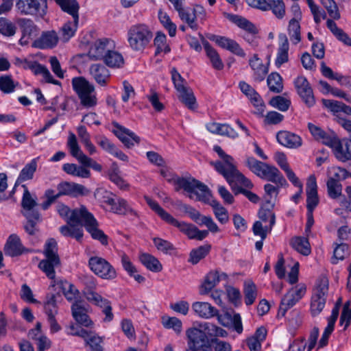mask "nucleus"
<instances>
[{
	"label": "nucleus",
	"instance_id": "4c0bfd02",
	"mask_svg": "<svg viewBox=\"0 0 351 351\" xmlns=\"http://www.w3.org/2000/svg\"><path fill=\"white\" fill-rule=\"evenodd\" d=\"M62 169L69 175L82 178H88L91 175L90 170L83 165L65 163L62 165Z\"/></svg>",
	"mask_w": 351,
	"mask_h": 351
},
{
	"label": "nucleus",
	"instance_id": "7ed1b4c3",
	"mask_svg": "<svg viewBox=\"0 0 351 351\" xmlns=\"http://www.w3.org/2000/svg\"><path fill=\"white\" fill-rule=\"evenodd\" d=\"M167 181L173 184L176 191L183 189L186 191L191 199L204 202L210 197V194L208 187L195 179L177 176L171 179L167 178Z\"/></svg>",
	"mask_w": 351,
	"mask_h": 351
},
{
	"label": "nucleus",
	"instance_id": "603ef678",
	"mask_svg": "<svg viewBox=\"0 0 351 351\" xmlns=\"http://www.w3.org/2000/svg\"><path fill=\"white\" fill-rule=\"evenodd\" d=\"M267 10H271L275 16L279 19L284 18L286 14L283 0H267Z\"/></svg>",
	"mask_w": 351,
	"mask_h": 351
},
{
	"label": "nucleus",
	"instance_id": "9b49d317",
	"mask_svg": "<svg viewBox=\"0 0 351 351\" xmlns=\"http://www.w3.org/2000/svg\"><path fill=\"white\" fill-rule=\"evenodd\" d=\"M295 88L303 101L309 107L315 103L313 89L307 79L301 75L294 80Z\"/></svg>",
	"mask_w": 351,
	"mask_h": 351
},
{
	"label": "nucleus",
	"instance_id": "9d476101",
	"mask_svg": "<svg viewBox=\"0 0 351 351\" xmlns=\"http://www.w3.org/2000/svg\"><path fill=\"white\" fill-rule=\"evenodd\" d=\"M88 265L91 271L105 280H112L117 277L115 269L106 259L93 256L90 258Z\"/></svg>",
	"mask_w": 351,
	"mask_h": 351
},
{
	"label": "nucleus",
	"instance_id": "bb28decb",
	"mask_svg": "<svg viewBox=\"0 0 351 351\" xmlns=\"http://www.w3.org/2000/svg\"><path fill=\"white\" fill-rule=\"evenodd\" d=\"M113 132L114 134L121 140V141L128 147L133 146L135 143L140 141L139 137L130 130L122 127L118 123L114 124Z\"/></svg>",
	"mask_w": 351,
	"mask_h": 351
},
{
	"label": "nucleus",
	"instance_id": "4be33fe9",
	"mask_svg": "<svg viewBox=\"0 0 351 351\" xmlns=\"http://www.w3.org/2000/svg\"><path fill=\"white\" fill-rule=\"evenodd\" d=\"M59 195H69L73 197L86 195L88 190L83 185L75 182H63L57 186Z\"/></svg>",
	"mask_w": 351,
	"mask_h": 351
},
{
	"label": "nucleus",
	"instance_id": "864d4df0",
	"mask_svg": "<svg viewBox=\"0 0 351 351\" xmlns=\"http://www.w3.org/2000/svg\"><path fill=\"white\" fill-rule=\"evenodd\" d=\"M244 300L247 306L252 305L257 297V287L252 282H245L244 285Z\"/></svg>",
	"mask_w": 351,
	"mask_h": 351
},
{
	"label": "nucleus",
	"instance_id": "cd10ccee",
	"mask_svg": "<svg viewBox=\"0 0 351 351\" xmlns=\"http://www.w3.org/2000/svg\"><path fill=\"white\" fill-rule=\"evenodd\" d=\"M58 36L55 31L43 32L40 36L33 43V46L38 49H51L56 46Z\"/></svg>",
	"mask_w": 351,
	"mask_h": 351
},
{
	"label": "nucleus",
	"instance_id": "052dcab7",
	"mask_svg": "<svg viewBox=\"0 0 351 351\" xmlns=\"http://www.w3.org/2000/svg\"><path fill=\"white\" fill-rule=\"evenodd\" d=\"M328 180L341 182L345 180L349 176L348 172L343 168L339 167H331L327 171Z\"/></svg>",
	"mask_w": 351,
	"mask_h": 351
},
{
	"label": "nucleus",
	"instance_id": "2f4dec72",
	"mask_svg": "<svg viewBox=\"0 0 351 351\" xmlns=\"http://www.w3.org/2000/svg\"><path fill=\"white\" fill-rule=\"evenodd\" d=\"M60 265V258H47L42 260L39 264L38 267L46 274V276L51 279L52 284L56 283L58 280L56 279L55 267Z\"/></svg>",
	"mask_w": 351,
	"mask_h": 351
},
{
	"label": "nucleus",
	"instance_id": "423d86ee",
	"mask_svg": "<svg viewBox=\"0 0 351 351\" xmlns=\"http://www.w3.org/2000/svg\"><path fill=\"white\" fill-rule=\"evenodd\" d=\"M328 279L320 276L316 283L311 298L310 311L312 316L318 315L324 309L328 293Z\"/></svg>",
	"mask_w": 351,
	"mask_h": 351
},
{
	"label": "nucleus",
	"instance_id": "39448f33",
	"mask_svg": "<svg viewBox=\"0 0 351 351\" xmlns=\"http://www.w3.org/2000/svg\"><path fill=\"white\" fill-rule=\"evenodd\" d=\"M199 326H193L186 330L185 335L189 350L191 351H211L212 347L207 335Z\"/></svg>",
	"mask_w": 351,
	"mask_h": 351
},
{
	"label": "nucleus",
	"instance_id": "58836bf2",
	"mask_svg": "<svg viewBox=\"0 0 351 351\" xmlns=\"http://www.w3.org/2000/svg\"><path fill=\"white\" fill-rule=\"evenodd\" d=\"M23 187L24 188V192L21 201V205L23 209L22 213L25 217H29L31 215H32V213H38L33 209L36 205V202L35 199L32 197L27 186L23 185Z\"/></svg>",
	"mask_w": 351,
	"mask_h": 351
},
{
	"label": "nucleus",
	"instance_id": "ddd939ff",
	"mask_svg": "<svg viewBox=\"0 0 351 351\" xmlns=\"http://www.w3.org/2000/svg\"><path fill=\"white\" fill-rule=\"evenodd\" d=\"M228 275L219 271H210L199 287V294L208 295L222 280H227Z\"/></svg>",
	"mask_w": 351,
	"mask_h": 351
},
{
	"label": "nucleus",
	"instance_id": "774afa93",
	"mask_svg": "<svg viewBox=\"0 0 351 351\" xmlns=\"http://www.w3.org/2000/svg\"><path fill=\"white\" fill-rule=\"evenodd\" d=\"M210 249V245H205L193 250L190 253V262L193 264H197L208 254Z\"/></svg>",
	"mask_w": 351,
	"mask_h": 351
},
{
	"label": "nucleus",
	"instance_id": "c03bdc74",
	"mask_svg": "<svg viewBox=\"0 0 351 351\" xmlns=\"http://www.w3.org/2000/svg\"><path fill=\"white\" fill-rule=\"evenodd\" d=\"M292 247L300 254L308 256L311 252V247L308 239L303 237H295L290 241Z\"/></svg>",
	"mask_w": 351,
	"mask_h": 351
},
{
	"label": "nucleus",
	"instance_id": "7c9ffc66",
	"mask_svg": "<svg viewBox=\"0 0 351 351\" xmlns=\"http://www.w3.org/2000/svg\"><path fill=\"white\" fill-rule=\"evenodd\" d=\"M264 167L265 168H263L260 176L261 178L274 182L281 186L286 182L285 179L276 167L265 163Z\"/></svg>",
	"mask_w": 351,
	"mask_h": 351
},
{
	"label": "nucleus",
	"instance_id": "69168bd1",
	"mask_svg": "<svg viewBox=\"0 0 351 351\" xmlns=\"http://www.w3.org/2000/svg\"><path fill=\"white\" fill-rule=\"evenodd\" d=\"M199 326L204 330L210 332V335L220 337H226L228 336V332L226 330L212 323L202 322L199 323Z\"/></svg>",
	"mask_w": 351,
	"mask_h": 351
},
{
	"label": "nucleus",
	"instance_id": "8fccbe9b",
	"mask_svg": "<svg viewBox=\"0 0 351 351\" xmlns=\"http://www.w3.org/2000/svg\"><path fill=\"white\" fill-rule=\"evenodd\" d=\"M144 199L153 211H154L166 223H169L173 218V216L171 214L165 210L156 201L150 197L145 195L144 196Z\"/></svg>",
	"mask_w": 351,
	"mask_h": 351
},
{
	"label": "nucleus",
	"instance_id": "680f3d73",
	"mask_svg": "<svg viewBox=\"0 0 351 351\" xmlns=\"http://www.w3.org/2000/svg\"><path fill=\"white\" fill-rule=\"evenodd\" d=\"M267 86L269 90L274 93H280L282 90V79L278 73H271L267 77Z\"/></svg>",
	"mask_w": 351,
	"mask_h": 351
},
{
	"label": "nucleus",
	"instance_id": "f704fd0d",
	"mask_svg": "<svg viewBox=\"0 0 351 351\" xmlns=\"http://www.w3.org/2000/svg\"><path fill=\"white\" fill-rule=\"evenodd\" d=\"M23 252L22 245L19 237L16 234H11L5 245L4 252L6 255L16 256Z\"/></svg>",
	"mask_w": 351,
	"mask_h": 351
},
{
	"label": "nucleus",
	"instance_id": "e2e57ef3",
	"mask_svg": "<svg viewBox=\"0 0 351 351\" xmlns=\"http://www.w3.org/2000/svg\"><path fill=\"white\" fill-rule=\"evenodd\" d=\"M233 21L238 27L246 32L245 34H256L258 33L255 25L245 18L235 16Z\"/></svg>",
	"mask_w": 351,
	"mask_h": 351
},
{
	"label": "nucleus",
	"instance_id": "c85d7f7f",
	"mask_svg": "<svg viewBox=\"0 0 351 351\" xmlns=\"http://www.w3.org/2000/svg\"><path fill=\"white\" fill-rule=\"evenodd\" d=\"M72 315L75 320L80 325L92 328L93 326V321L87 315V308L80 302H75L71 307Z\"/></svg>",
	"mask_w": 351,
	"mask_h": 351
},
{
	"label": "nucleus",
	"instance_id": "6e6552de",
	"mask_svg": "<svg viewBox=\"0 0 351 351\" xmlns=\"http://www.w3.org/2000/svg\"><path fill=\"white\" fill-rule=\"evenodd\" d=\"M16 7L23 14L43 18L47 14V0H16Z\"/></svg>",
	"mask_w": 351,
	"mask_h": 351
},
{
	"label": "nucleus",
	"instance_id": "c756f323",
	"mask_svg": "<svg viewBox=\"0 0 351 351\" xmlns=\"http://www.w3.org/2000/svg\"><path fill=\"white\" fill-rule=\"evenodd\" d=\"M323 105L328 108L335 116L336 121L338 117H341V114L351 115V107L343 103L331 99H322Z\"/></svg>",
	"mask_w": 351,
	"mask_h": 351
},
{
	"label": "nucleus",
	"instance_id": "1a4fd4ad",
	"mask_svg": "<svg viewBox=\"0 0 351 351\" xmlns=\"http://www.w3.org/2000/svg\"><path fill=\"white\" fill-rule=\"evenodd\" d=\"M306 291V287L304 284H298L290 289L281 299L278 315L284 316L289 308L304 297Z\"/></svg>",
	"mask_w": 351,
	"mask_h": 351
},
{
	"label": "nucleus",
	"instance_id": "f3484780",
	"mask_svg": "<svg viewBox=\"0 0 351 351\" xmlns=\"http://www.w3.org/2000/svg\"><path fill=\"white\" fill-rule=\"evenodd\" d=\"M333 141L330 147L332 148L337 158L341 161L351 160V138L339 141L335 136Z\"/></svg>",
	"mask_w": 351,
	"mask_h": 351
},
{
	"label": "nucleus",
	"instance_id": "79ce46f5",
	"mask_svg": "<svg viewBox=\"0 0 351 351\" xmlns=\"http://www.w3.org/2000/svg\"><path fill=\"white\" fill-rule=\"evenodd\" d=\"M104 62L110 68L119 69L124 64V58L121 53L110 49L104 56Z\"/></svg>",
	"mask_w": 351,
	"mask_h": 351
},
{
	"label": "nucleus",
	"instance_id": "a878e982",
	"mask_svg": "<svg viewBox=\"0 0 351 351\" xmlns=\"http://www.w3.org/2000/svg\"><path fill=\"white\" fill-rule=\"evenodd\" d=\"M25 68L29 69L34 75H42L43 80L47 83L59 84L60 82L54 80L48 69L36 61H26Z\"/></svg>",
	"mask_w": 351,
	"mask_h": 351
},
{
	"label": "nucleus",
	"instance_id": "2eb2a0df",
	"mask_svg": "<svg viewBox=\"0 0 351 351\" xmlns=\"http://www.w3.org/2000/svg\"><path fill=\"white\" fill-rule=\"evenodd\" d=\"M112 45L113 43L110 39H98L90 45L87 55L90 60H104V56Z\"/></svg>",
	"mask_w": 351,
	"mask_h": 351
},
{
	"label": "nucleus",
	"instance_id": "a211bd4d",
	"mask_svg": "<svg viewBox=\"0 0 351 351\" xmlns=\"http://www.w3.org/2000/svg\"><path fill=\"white\" fill-rule=\"evenodd\" d=\"M249 65L254 80L258 82L263 81L269 72V64H263L258 54H254L249 59Z\"/></svg>",
	"mask_w": 351,
	"mask_h": 351
},
{
	"label": "nucleus",
	"instance_id": "a19ab883",
	"mask_svg": "<svg viewBox=\"0 0 351 351\" xmlns=\"http://www.w3.org/2000/svg\"><path fill=\"white\" fill-rule=\"evenodd\" d=\"M141 263L149 271L159 272L162 269V265L158 258L148 253H142L139 256Z\"/></svg>",
	"mask_w": 351,
	"mask_h": 351
},
{
	"label": "nucleus",
	"instance_id": "f257e3e1",
	"mask_svg": "<svg viewBox=\"0 0 351 351\" xmlns=\"http://www.w3.org/2000/svg\"><path fill=\"white\" fill-rule=\"evenodd\" d=\"M213 150L218 154L221 160L213 162L212 165L215 170L225 178L234 193L236 195L242 193L250 202L258 203V195L247 190L253 187L252 182L237 169L234 158L226 154L219 145H215Z\"/></svg>",
	"mask_w": 351,
	"mask_h": 351
},
{
	"label": "nucleus",
	"instance_id": "5fc2aeb1",
	"mask_svg": "<svg viewBox=\"0 0 351 351\" xmlns=\"http://www.w3.org/2000/svg\"><path fill=\"white\" fill-rule=\"evenodd\" d=\"M162 324L165 328L171 329L178 335H180L182 330V322L176 317L163 316Z\"/></svg>",
	"mask_w": 351,
	"mask_h": 351
},
{
	"label": "nucleus",
	"instance_id": "4d7b16f0",
	"mask_svg": "<svg viewBox=\"0 0 351 351\" xmlns=\"http://www.w3.org/2000/svg\"><path fill=\"white\" fill-rule=\"evenodd\" d=\"M180 19L188 24V25L193 30H197L198 25L196 22L195 13L189 9L184 8L178 12Z\"/></svg>",
	"mask_w": 351,
	"mask_h": 351
},
{
	"label": "nucleus",
	"instance_id": "f03ea898",
	"mask_svg": "<svg viewBox=\"0 0 351 351\" xmlns=\"http://www.w3.org/2000/svg\"><path fill=\"white\" fill-rule=\"evenodd\" d=\"M56 210L60 216L64 219L67 223H84V226L93 239L99 241L103 245H107V236L98 228L97 219L84 206L71 210L67 206L59 204Z\"/></svg>",
	"mask_w": 351,
	"mask_h": 351
},
{
	"label": "nucleus",
	"instance_id": "4468645a",
	"mask_svg": "<svg viewBox=\"0 0 351 351\" xmlns=\"http://www.w3.org/2000/svg\"><path fill=\"white\" fill-rule=\"evenodd\" d=\"M208 38L220 47L230 51L237 56L245 58L246 56L245 51L240 45L232 39L214 34L210 35Z\"/></svg>",
	"mask_w": 351,
	"mask_h": 351
},
{
	"label": "nucleus",
	"instance_id": "6ab92c4d",
	"mask_svg": "<svg viewBox=\"0 0 351 351\" xmlns=\"http://www.w3.org/2000/svg\"><path fill=\"white\" fill-rule=\"evenodd\" d=\"M71 335L83 338L86 344L90 347L91 351H103V340L93 331L78 330L77 331L72 332Z\"/></svg>",
	"mask_w": 351,
	"mask_h": 351
},
{
	"label": "nucleus",
	"instance_id": "393cba45",
	"mask_svg": "<svg viewBox=\"0 0 351 351\" xmlns=\"http://www.w3.org/2000/svg\"><path fill=\"white\" fill-rule=\"evenodd\" d=\"M191 307L195 315L202 319H209L217 315V309L207 302H195Z\"/></svg>",
	"mask_w": 351,
	"mask_h": 351
},
{
	"label": "nucleus",
	"instance_id": "b1692460",
	"mask_svg": "<svg viewBox=\"0 0 351 351\" xmlns=\"http://www.w3.org/2000/svg\"><path fill=\"white\" fill-rule=\"evenodd\" d=\"M276 139L281 145L290 149H297L302 145V138L289 131L278 132Z\"/></svg>",
	"mask_w": 351,
	"mask_h": 351
},
{
	"label": "nucleus",
	"instance_id": "aec40b11",
	"mask_svg": "<svg viewBox=\"0 0 351 351\" xmlns=\"http://www.w3.org/2000/svg\"><path fill=\"white\" fill-rule=\"evenodd\" d=\"M306 208L307 211H313L319 204L316 178L311 175L306 182Z\"/></svg>",
	"mask_w": 351,
	"mask_h": 351
},
{
	"label": "nucleus",
	"instance_id": "5701e85b",
	"mask_svg": "<svg viewBox=\"0 0 351 351\" xmlns=\"http://www.w3.org/2000/svg\"><path fill=\"white\" fill-rule=\"evenodd\" d=\"M289 43L287 36L280 34L278 36V46L275 58V65L280 68L283 64L289 61Z\"/></svg>",
	"mask_w": 351,
	"mask_h": 351
},
{
	"label": "nucleus",
	"instance_id": "20e7f679",
	"mask_svg": "<svg viewBox=\"0 0 351 351\" xmlns=\"http://www.w3.org/2000/svg\"><path fill=\"white\" fill-rule=\"evenodd\" d=\"M153 32L145 23H136L130 27L127 32L129 47L134 51L142 52L150 44Z\"/></svg>",
	"mask_w": 351,
	"mask_h": 351
},
{
	"label": "nucleus",
	"instance_id": "6e6d98bb",
	"mask_svg": "<svg viewBox=\"0 0 351 351\" xmlns=\"http://www.w3.org/2000/svg\"><path fill=\"white\" fill-rule=\"evenodd\" d=\"M158 15L160 23L168 31L169 35L171 37H174L177 31L176 25L172 22L169 16L166 12L160 10Z\"/></svg>",
	"mask_w": 351,
	"mask_h": 351
},
{
	"label": "nucleus",
	"instance_id": "f8f14e48",
	"mask_svg": "<svg viewBox=\"0 0 351 351\" xmlns=\"http://www.w3.org/2000/svg\"><path fill=\"white\" fill-rule=\"evenodd\" d=\"M169 224L176 227L191 239L202 241L208 234V230H199L194 225L180 221L173 217Z\"/></svg>",
	"mask_w": 351,
	"mask_h": 351
},
{
	"label": "nucleus",
	"instance_id": "338daca9",
	"mask_svg": "<svg viewBox=\"0 0 351 351\" xmlns=\"http://www.w3.org/2000/svg\"><path fill=\"white\" fill-rule=\"evenodd\" d=\"M16 30V27L12 21L4 17L0 18V34L10 37L15 34Z\"/></svg>",
	"mask_w": 351,
	"mask_h": 351
},
{
	"label": "nucleus",
	"instance_id": "de8ad7c7",
	"mask_svg": "<svg viewBox=\"0 0 351 351\" xmlns=\"http://www.w3.org/2000/svg\"><path fill=\"white\" fill-rule=\"evenodd\" d=\"M69 14L72 16L73 21L67 22L62 27V38L66 41L74 36L79 21L78 12Z\"/></svg>",
	"mask_w": 351,
	"mask_h": 351
},
{
	"label": "nucleus",
	"instance_id": "dca6fc26",
	"mask_svg": "<svg viewBox=\"0 0 351 351\" xmlns=\"http://www.w3.org/2000/svg\"><path fill=\"white\" fill-rule=\"evenodd\" d=\"M86 298L89 302L102 308V311L105 314L104 322H109L113 319L114 315L112 313L111 304L107 299L94 291L87 292Z\"/></svg>",
	"mask_w": 351,
	"mask_h": 351
},
{
	"label": "nucleus",
	"instance_id": "e433bc0d",
	"mask_svg": "<svg viewBox=\"0 0 351 351\" xmlns=\"http://www.w3.org/2000/svg\"><path fill=\"white\" fill-rule=\"evenodd\" d=\"M204 48L212 67L218 71L222 70L224 67V64L217 50L208 42L204 43Z\"/></svg>",
	"mask_w": 351,
	"mask_h": 351
},
{
	"label": "nucleus",
	"instance_id": "49530a36",
	"mask_svg": "<svg viewBox=\"0 0 351 351\" xmlns=\"http://www.w3.org/2000/svg\"><path fill=\"white\" fill-rule=\"evenodd\" d=\"M179 99L190 110H194L197 109V104L196 102L195 97L193 90L186 87L183 90L178 92Z\"/></svg>",
	"mask_w": 351,
	"mask_h": 351
},
{
	"label": "nucleus",
	"instance_id": "72a5a7b5",
	"mask_svg": "<svg viewBox=\"0 0 351 351\" xmlns=\"http://www.w3.org/2000/svg\"><path fill=\"white\" fill-rule=\"evenodd\" d=\"M52 287H57L60 289L65 298L69 301L75 300L78 297V290L73 285L66 280L58 279L56 283L52 284Z\"/></svg>",
	"mask_w": 351,
	"mask_h": 351
},
{
	"label": "nucleus",
	"instance_id": "0e129e2a",
	"mask_svg": "<svg viewBox=\"0 0 351 351\" xmlns=\"http://www.w3.org/2000/svg\"><path fill=\"white\" fill-rule=\"evenodd\" d=\"M80 104L86 108H93L97 104V98L95 88L93 92L88 91L78 96Z\"/></svg>",
	"mask_w": 351,
	"mask_h": 351
},
{
	"label": "nucleus",
	"instance_id": "09e8293b",
	"mask_svg": "<svg viewBox=\"0 0 351 351\" xmlns=\"http://www.w3.org/2000/svg\"><path fill=\"white\" fill-rule=\"evenodd\" d=\"M108 178L121 190H127L128 184L121 177L120 171L115 163H113L108 171Z\"/></svg>",
	"mask_w": 351,
	"mask_h": 351
},
{
	"label": "nucleus",
	"instance_id": "ea45409f",
	"mask_svg": "<svg viewBox=\"0 0 351 351\" xmlns=\"http://www.w3.org/2000/svg\"><path fill=\"white\" fill-rule=\"evenodd\" d=\"M112 213L121 215H136V213L132 205L122 197H116L115 204L112 207Z\"/></svg>",
	"mask_w": 351,
	"mask_h": 351
},
{
	"label": "nucleus",
	"instance_id": "0eeeda50",
	"mask_svg": "<svg viewBox=\"0 0 351 351\" xmlns=\"http://www.w3.org/2000/svg\"><path fill=\"white\" fill-rule=\"evenodd\" d=\"M67 147L71 154L75 158L81 165L86 167V168L90 167L98 172L102 171V166L100 164L84 154L73 133H70L68 136Z\"/></svg>",
	"mask_w": 351,
	"mask_h": 351
},
{
	"label": "nucleus",
	"instance_id": "412c9836",
	"mask_svg": "<svg viewBox=\"0 0 351 351\" xmlns=\"http://www.w3.org/2000/svg\"><path fill=\"white\" fill-rule=\"evenodd\" d=\"M88 73L91 78L101 86H107L110 80V73L109 70L104 65L101 64H92L89 66Z\"/></svg>",
	"mask_w": 351,
	"mask_h": 351
},
{
	"label": "nucleus",
	"instance_id": "c9c22d12",
	"mask_svg": "<svg viewBox=\"0 0 351 351\" xmlns=\"http://www.w3.org/2000/svg\"><path fill=\"white\" fill-rule=\"evenodd\" d=\"M84 223H67L60 228V232L64 237H71L80 241L83 237Z\"/></svg>",
	"mask_w": 351,
	"mask_h": 351
},
{
	"label": "nucleus",
	"instance_id": "473e14b6",
	"mask_svg": "<svg viewBox=\"0 0 351 351\" xmlns=\"http://www.w3.org/2000/svg\"><path fill=\"white\" fill-rule=\"evenodd\" d=\"M308 127L311 134L317 141L329 147L333 143L334 138L336 136L335 134H328L319 127L312 123H308Z\"/></svg>",
	"mask_w": 351,
	"mask_h": 351
},
{
	"label": "nucleus",
	"instance_id": "37998d69",
	"mask_svg": "<svg viewBox=\"0 0 351 351\" xmlns=\"http://www.w3.org/2000/svg\"><path fill=\"white\" fill-rule=\"evenodd\" d=\"M38 159V157L34 158L25 165L19 175L16 182H23L33 178L37 169Z\"/></svg>",
	"mask_w": 351,
	"mask_h": 351
},
{
	"label": "nucleus",
	"instance_id": "a18cd8bd",
	"mask_svg": "<svg viewBox=\"0 0 351 351\" xmlns=\"http://www.w3.org/2000/svg\"><path fill=\"white\" fill-rule=\"evenodd\" d=\"M72 86L77 96L88 91L93 92L95 86L83 77H75L72 79Z\"/></svg>",
	"mask_w": 351,
	"mask_h": 351
},
{
	"label": "nucleus",
	"instance_id": "13d9d810",
	"mask_svg": "<svg viewBox=\"0 0 351 351\" xmlns=\"http://www.w3.org/2000/svg\"><path fill=\"white\" fill-rule=\"evenodd\" d=\"M154 45L156 48V53H167L171 51V49L167 42V36L161 32H158L156 33L154 39Z\"/></svg>",
	"mask_w": 351,
	"mask_h": 351
},
{
	"label": "nucleus",
	"instance_id": "3c124183",
	"mask_svg": "<svg viewBox=\"0 0 351 351\" xmlns=\"http://www.w3.org/2000/svg\"><path fill=\"white\" fill-rule=\"evenodd\" d=\"M274 159L281 169L285 172L289 181H294L295 179V174L290 169L285 154L282 152H276L274 154Z\"/></svg>",
	"mask_w": 351,
	"mask_h": 351
},
{
	"label": "nucleus",
	"instance_id": "bf43d9fd",
	"mask_svg": "<svg viewBox=\"0 0 351 351\" xmlns=\"http://www.w3.org/2000/svg\"><path fill=\"white\" fill-rule=\"evenodd\" d=\"M288 34L292 44L297 45L301 41L300 21L290 20L288 25Z\"/></svg>",
	"mask_w": 351,
	"mask_h": 351
}]
</instances>
